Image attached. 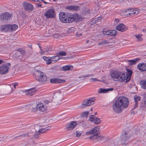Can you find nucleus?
I'll list each match as a JSON object with an SVG mask.
<instances>
[{
	"label": "nucleus",
	"mask_w": 146,
	"mask_h": 146,
	"mask_svg": "<svg viewBox=\"0 0 146 146\" xmlns=\"http://www.w3.org/2000/svg\"><path fill=\"white\" fill-rule=\"evenodd\" d=\"M25 9L28 11H31L33 9V5L31 4L26 2L23 3Z\"/></svg>",
	"instance_id": "obj_14"
},
{
	"label": "nucleus",
	"mask_w": 146,
	"mask_h": 146,
	"mask_svg": "<svg viewBox=\"0 0 146 146\" xmlns=\"http://www.w3.org/2000/svg\"><path fill=\"white\" fill-rule=\"evenodd\" d=\"M59 15L60 21L64 23H72L74 21L77 22L80 20V17L77 14L73 15L69 13L67 15L62 12L59 13Z\"/></svg>",
	"instance_id": "obj_2"
},
{
	"label": "nucleus",
	"mask_w": 146,
	"mask_h": 146,
	"mask_svg": "<svg viewBox=\"0 0 146 146\" xmlns=\"http://www.w3.org/2000/svg\"><path fill=\"white\" fill-rule=\"evenodd\" d=\"M32 133L31 132L28 133L26 134H23L21 135H20L19 136H21L23 137H24L27 136H31V134Z\"/></svg>",
	"instance_id": "obj_43"
},
{
	"label": "nucleus",
	"mask_w": 146,
	"mask_h": 146,
	"mask_svg": "<svg viewBox=\"0 0 146 146\" xmlns=\"http://www.w3.org/2000/svg\"><path fill=\"white\" fill-rule=\"evenodd\" d=\"M37 105L32 104L29 106V108L31 111L33 112H36L38 111L37 108Z\"/></svg>",
	"instance_id": "obj_22"
},
{
	"label": "nucleus",
	"mask_w": 146,
	"mask_h": 146,
	"mask_svg": "<svg viewBox=\"0 0 146 146\" xmlns=\"http://www.w3.org/2000/svg\"><path fill=\"white\" fill-rule=\"evenodd\" d=\"M139 11V9H128L125 10L124 12L127 13V15H135L138 14Z\"/></svg>",
	"instance_id": "obj_8"
},
{
	"label": "nucleus",
	"mask_w": 146,
	"mask_h": 146,
	"mask_svg": "<svg viewBox=\"0 0 146 146\" xmlns=\"http://www.w3.org/2000/svg\"><path fill=\"white\" fill-rule=\"evenodd\" d=\"M138 60V59H136L133 60H128L127 61L129 65H132L135 64Z\"/></svg>",
	"instance_id": "obj_28"
},
{
	"label": "nucleus",
	"mask_w": 146,
	"mask_h": 146,
	"mask_svg": "<svg viewBox=\"0 0 146 146\" xmlns=\"http://www.w3.org/2000/svg\"><path fill=\"white\" fill-rule=\"evenodd\" d=\"M76 136L77 137H79L80 136L81 133L79 131H77L76 132Z\"/></svg>",
	"instance_id": "obj_48"
},
{
	"label": "nucleus",
	"mask_w": 146,
	"mask_h": 146,
	"mask_svg": "<svg viewBox=\"0 0 146 146\" xmlns=\"http://www.w3.org/2000/svg\"><path fill=\"white\" fill-rule=\"evenodd\" d=\"M50 82L52 83L58 84L64 83L65 82V80L58 79L53 78L50 80Z\"/></svg>",
	"instance_id": "obj_20"
},
{
	"label": "nucleus",
	"mask_w": 146,
	"mask_h": 146,
	"mask_svg": "<svg viewBox=\"0 0 146 146\" xmlns=\"http://www.w3.org/2000/svg\"><path fill=\"white\" fill-rule=\"evenodd\" d=\"M113 90V88H109L107 89H100L99 91L100 93H106L109 91H112Z\"/></svg>",
	"instance_id": "obj_26"
},
{
	"label": "nucleus",
	"mask_w": 146,
	"mask_h": 146,
	"mask_svg": "<svg viewBox=\"0 0 146 146\" xmlns=\"http://www.w3.org/2000/svg\"><path fill=\"white\" fill-rule=\"evenodd\" d=\"M15 69L14 68H13L11 70V75H14V74L15 73Z\"/></svg>",
	"instance_id": "obj_50"
},
{
	"label": "nucleus",
	"mask_w": 146,
	"mask_h": 146,
	"mask_svg": "<svg viewBox=\"0 0 146 146\" xmlns=\"http://www.w3.org/2000/svg\"><path fill=\"white\" fill-rule=\"evenodd\" d=\"M53 36L55 38H57L58 36L57 35L55 34L53 35Z\"/></svg>",
	"instance_id": "obj_56"
},
{
	"label": "nucleus",
	"mask_w": 146,
	"mask_h": 146,
	"mask_svg": "<svg viewBox=\"0 0 146 146\" xmlns=\"http://www.w3.org/2000/svg\"><path fill=\"white\" fill-rule=\"evenodd\" d=\"M134 99L135 103L134 105V109H135L138 106V102L141 100V98L137 95H135L134 96Z\"/></svg>",
	"instance_id": "obj_21"
},
{
	"label": "nucleus",
	"mask_w": 146,
	"mask_h": 146,
	"mask_svg": "<svg viewBox=\"0 0 146 146\" xmlns=\"http://www.w3.org/2000/svg\"><path fill=\"white\" fill-rule=\"evenodd\" d=\"M44 50L45 52H49V50L48 49H46V50L45 49Z\"/></svg>",
	"instance_id": "obj_59"
},
{
	"label": "nucleus",
	"mask_w": 146,
	"mask_h": 146,
	"mask_svg": "<svg viewBox=\"0 0 146 146\" xmlns=\"http://www.w3.org/2000/svg\"><path fill=\"white\" fill-rule=\"evenodd\" d=\"M142 35L141 34H137L135 35V37L138 39V40L139 41H141L142 40V39L141 38V37L142 36Z\"/></svg>",
	"instance_id": "obj_34"
},
{
	"label": "nucleus",
	"mask_w": 146,
	"mask_h": 146,
	"mask_svg": "<svg viewBox=\"0 0 146 146\" xmlns=\"http://www.w3.org/2000/svg\"><path fill=\"white\" fill-rule=\"evenodd\" d=\"M129 105L128 99L124 97H119L116 100L112 106L114 111L116 113L121 112L122 108H127Z\"/></svg>",
	"instance_id": "obj_1"
},
{
	"label": "nucleus",
	"mask_w": 146,
	"mask_h": 146,
	"mask_svg": "<svg viewBox=\"0 0 146 146\" xmlns=\"http://www.w3.org/2000/svg\"><path fill=\"white\" fill-rule=\"evenodd\" d=\"M43 58L44 60L46 61L47 62L46 63L47 64H49L51 63V61L50 58H49L45 56L43 57Z\"/></svg>",
	"instance_id": "obj_31"
},
{
	"label": "nucleus",
	"mask_w": 146,
	"mask_h": 146,
	"mask_svg": "<svg viewBox=\"0 0 146 146\" xmlns=\"http://www.w3.org/2000/svg\"><path fill=\"white\" fill-rule=\"evenodd\" d=\"M20 54L21 53L22 54L24 55L25 54V52L24 50L21 48H18L16 50Z\"/></svg>",
	"instance_id": "obj_37"
},
{
	"label": "nucleus",
	"mask_w": 146,
	"mask_h": 146,
	"mask_svg": "<svg viewBox=\"0 0 146 146\" xmlns=\"http://www.w3.org/2000/svg\"><path fill=\"white\" fill-rule=\"evenodd\" d=\"M59 57L58 56V55L50 57V59L51 61V62L52 61H57L59 60Z\"/></svg>",
	"instance_id": "obj_32"
},
{
	"label": "nucleus",
	"mask_w": 146,
	"mask_h": 146,
	"mask_svg": "<svg viewBox=\"0 0 146 146\" xmlns=\"http://www.w3.org/2000/svg\"><path fill=\"white\" fill-rule=\"evenodd\" d=\"M95 99L94 98H91L88 99H86L82 102L81 107L85 108L94 104Z\"/></svg>",
	"instance_id": "obj_6"
},
{
	"label": "nucleus",
	"mask_w": 146,
	"mask_h": 146,
	"mask_svg": "<svg viewBox=\"0 0 146 146\" xmlns=\"http://www.w3.org/2000/svg\"><path fill=\"white\" fill-rule=\"evenodd\" d=\"M132 71L130 70H127V74H125L126 75H127V78L128 79V78L129 77H131L132 74Z\"/></svg>",
	"instance_id": "obj_39"
},
{
	"label": "nucleus",
	"mask_w": 146,
	"mask_h": 146,
	"mask_svg": "<svg viewBox=\"0 0 146 146\" xmlns=\"http://www.w3.org/2000/svg\"><path fill=\"white\" fill-rule=\"evenodd\" d=\"M66 53L65 52L62 51L59 52L57 53V55H60V56H66Z\"/></svg>",
	"instance_id": "obj_41"
},
{
	"label": "nucleus",
	"mask_w": 146,
	"mask_h": 146,
	"mask_svg": "<svg viewBox=\"0 0 146 146\" xmlns=\"http://www.w3.org/2000/svg\"><path fill=\"white\" fill-rule=\"evenodd\" d=\"M92 132L91 131H89L87 132L86 133V134L87 135H88L90 134H92Z\"/></svg>",
	"instance_id": "obj_54"
},
{
	"label": "nucleus",
	"mask_w": 146,
	"mask_h": 146,
	"mask_svg": "<svg viewBox=\"0 0 146 146\" xmlns=\"http://www.w3.org/2000/svg\"><path fill=\"white\" fill-rule=\"evenodd\" d=\"M98 20H97V19L95 18V19H94V20H93L92 22L94 23H97V22H98Z\"/></svg>",
	"instance_id": "obj_53"
},
{
	"label": "nucleus",
	"mask_w": 146,
	"mask_h": 146,
	"mask_svg": "<svg viewBox=\"0 0 146 146\" xmlns=\"http://www.w3.org/2000/svg\"><path fill=\"white\" fill-rule=\"evenodd\" d=\"M131 136V134L129 132H125L124 135H122L119 139V144L125 145Z\"/></svg>",
	"instance_id": "obj_5"
},
{
	"label": "nucleus",
	"mask_w": 146,
	"mask_h": 146,
	"mask_svg": "<svg viewBox=\"0 0 146 146\" xmlns=\"http://www.w3.org/2000/svg\"><path fill=\"white\" fill-rule=\"evenodd\" d=\"M0 28L2 31H7L9 29V25H1L0 27Z\"/></svg>",
	"instance_id": "obj_24"
},
{
	"label": "nucleus",
	"mask_w": 146,
	"mask_h": 146,
	"mask_svg": "<svg viewBox=\"0 0 146 146\" xmlns=\"http://www.w3.org/2000/svg\"><path fill=\"white\" fill-rule=\"evenodd\" d=\"M16 55V56L18 57L19 56V55L20 54L19 53H18V52H16L15 54Z\"/></svg>",
	"instance_id": "obj_58"
},
{
	"label": "nucleus",
	"mask_w": 146,
	"mask_h": 146,
	"mask_svg": "<svg viewBox=\"0 0 146 146\" xmlns=\"http://www.w3.org/2000/svg\"><path fill=\"white\" fill-rule=\"evenodd\" d=\"M115 21L116 23H117L119 22V20L118 19H115Z\"/></svg>",
	"instance_id": "obj_57"
},
{
	"label": "nucleus",
	"mask_w": 146,
	"mask_h": 146,
	"mask_svg": "<svg viewBox=\"0 0 146 146\" xmlns=\"http://www.w3.org/2000/svg\"><path fill=\"white\" fill-rule=\"evenodd\" d=\"M18 85V83L15 82L10 84V88H16V86Z\"/></svg>",
	"instance_id": "obj_36"
},
{
	"label": "nucleus",
	"mask_w": 146,
	"mask_h": 146,
	"mask_svg": "<svg viewBox=\"0 0 146 146\" xmlns=\"http://www.w3.org/2000/svg\"><path fill=\"white\" fill-rule=\"evenodd\" d=\"M18 27V26L16 24L10 25V32L15 31Z\"/></svg>",
	"instance_id": "obj_25"
},
{
	"label": "nucleus",
	"mask_w": 146,
	"mask_h": 146,
	"mask_svg": "<svg viewBox=\"0 0 146 146\" xmlns=\"http://www.w3.org/2000/svg\"><path fill=\"white\" fill-rule=\"evenodd\" d=\"M4 62L3 60H0V64Z\"/></svg>",
	"instance_id": "obj_60"
},
{
	"label": "nucleus",
	"mask_w": 146,
	"mask_h": 146,
	"mask_svg": "<svg viewBox=\"0 0 146 146\" xmlns=\"http://www.w3.org/2000/svg\"><path fill=\"white\" fill-rule=\"evenodd\" d=\"M35 74L36 79L40 82L43 83L46 81L47 78L42 72L36 70Z\"/></svg>",
	"instance_id": "obj_4"
},
{
	"label": "nucleus",
	"mask_w": 146,
	"mask_h": 146,
	"mask_svg": "<svg viewBox=\"0 0 146 146\" xmlns=\"http://www.w3.org/2000/svg\"><path fill=\"white\" fill-rule=\"evenodd\" d=\"M109 42L108 40H103L102 41L100 42L99 44L98 45H102L104 44H106L109 43Z\"/></svg>",
	"instance_id": "obj_40"
},
{
	"label": "nucleus",
	"mask_w": 146,
	"mask_h": 146,
	"mask_svg": "<svg viewBox=\"0 0 146 146\" xmlns=\"http://www.w3.org/2000/svg\"><path fill=\"white\" fill-rule=\"evenodd\" d=\"M110 75L111 78L114 81H118L120 82H123L125 80L126 82L127 80V75L123 72H120L117 71H113L111 72Z\"/></svg>",
	"instance_id": "obj_3"
},
{
	"label": "nucleus",
	"mask_w": 146,
	"mask_h": 146,
	"mask_svg": "<svg viewBox=\"0 0 146 146\" xmlns=\"http://www.w3.org/2000/svg\"><path fill=\"white\" fill-rule=\"evenodd\" d=\"M100 129L99 126H96L94 128L92 129L91 131L92 134L96 133L98 131H99Z\"/></svg>",
	"instance_id": "obj_29"
},
{
	"label": "nucleus",
	"mask_w": 146,
	"mask_h": 146,
	"mask_svg": "<svg viewBox=\"0 0 146 146\" xmlns=\"http://www.w3.org/2000/svg\"><path fill=\"white\" fill-rule=\"evenodd\" d=\"M89 120L91 121H93L96 124H98L101 122L100 119L94 115H91L89 117Z\"/></svg>",
	"instance_id": "obj_11"
},
{
	"label": "nucleus",
	"mask_w": 146,
	"mask_h": 146,
	"mask_svg": "<svg viewBox=\"0 0 146 146\" xmlns=\"http://www.w3.org/2000/svg\"><path fill=\"white\" fill-rule=\"evenodd\" d=\"M63 96L62 92H58L54 93L53 98L57 100L61 101L62 100Z\"/></svg>",
	"instance_id": "obj_13"
},
{
	"label": "nucleus",
	"mask_w": 146,
	"mask_h": 146,
	"mask_svg": "<svg viewBox=\"0 0 146 146\" xmlns=\"http://www.w3.org/2000/svg\"><path fill=\"white\" fill-rule=\"evenodd\" d=\"M36 91V89L34 88L23 91L26 93V95L32 96L35 94Z\"/></svg>",
	"instance_id": "obj_15"
},
{
	"label": "nucleus",
	"mask_w": 146,
	"mask_h": 146,
	"mask_svg": "<svg viewBox=\"0 0 146 146\" xmlns=\"http://www.w3.org/2000/svg\"><path fill=\"white\" fill-rule=\"evenodd\" d=\"M9 63L3 64L0 66V74H4L8 72Z\"/></svg>",
	"instance_id": "obj_9"
},
{
	"label": "nucleus",
	"mask_w": 146,
	"mask_h": 146,
	"mask_svg": "<svg viewBox=\"0 0 146 146\" xmlns=\"http://www.w3.org/2000/svg\"><path fill=\"white\" fill-rule=\"evenodd\" d=\"M116 29L119 31L123 32L127 30L128 29V27L124 24H121L117 26L116 27Z\"/></svg>",
	"instance_id": "obj_17"
},
{
	"label": "nucleus",
	"mask_w": 146,
	"mask_h": 146,
	"mask_svg": "<svg viewBox=\"0 0 146 146\" xmlns=\"http://www.w3.org/2000/svg\"><path fill=\"white\" fill-rule=\"evenodd\" d=\"M16 88H10V94L13 93L15 90Z\"/></svg>",
	"instance_id": "obj_46"
},
{
	"label": "nucleus",
	"mask_w": 146,
	"mask_h": 146,
	"mask_svg": "<svg viewBox=\"0 0 146 146\" xmlns=\"http://www.w3.org/2000/svg\"><path fill=\"white\" fill-rule=\"evenodd\" d=\"M73 68V66L70 65H66L62 67V70L64 71L69 70L70 69Z\"/></svg>",
	"instance_id": "obj_27"
},
{
	"label": "nucleus",
	"mask_w": 146,
	"mask_h": 146,
	"mask_svg": "<svg viewBox=\"0 0 146 146\" xmlns=\"http://www.w3.org/2000/svg\"><path fill=\"white\" fill-rule=\"evenodd\" d=\"M37 108L38 110L40 112H45L47 110V107L42 103H41L37 105Z\"/></svg>",
	"instance_id": "obj_16"
},
{
	"label": "nucleus",
	"mask_w": 146,
	"mask_h": 146,
	"mask_svg": "<svg viewBox=\"0 0 146 146\" xmlns=\"http://www.w3.org/2000/svg\"><path fill=\"white\" fill-rule=\"evenodd\" d=\"M137 68L141 71H146V64L141 63L138 64Z\"/></svg>",
	"instance_id": "obj_19"
},
{
	"label": "nucleus",
	"mask_w": 146,
	"mask_h": 146,
	"mask_svg": "<svg viewBox=\"0 0 146 146\" xmlns=\"http://www.w3.org/2000/svg\"><path fill=\"white\" fill-rule=\"evenodd\" d=\"M21 16L23 18H26L27 17V16L22 11L20 12Z\"/></svg>",
	"instance_id": "obj_42"
},
{
	"label": "nucleus",
	"mask_w": 146,
	"mask_h": 146,
	"mask_svg": "<svg viewBox=\"0 0 146 146\" xmlns=\"http://www.w3.org/2000/svg\"><path fill=\"white\" fill-rule=\"evenodd\" d=\"M50 126H48L47 127L44 128V129L45 130V132H46L48 130H49L50 129Z\"/></svg>",
	"instance_id": "obj_51"
},
{
	"label": "nucleus",
	"mask_w": 146,
	"mask_h": 146,
	"mask_svg": "<svg viewBox=\"0 0 146 146\" xmlns=\"http://www.w3.org/2000/svg\"><path fill=\"white\" fill-rule=\"evenodd\" d=\"M116 33V31L115 30H108L103 31V34L106 35L114 36Z\"/></svg>",
	"instance_id": "obj_18"
},
{
	"label": "nucleus",
	"mask_w": 146,
	"mask_h": 146,
	"mask_svg": "<svg viewBox=\"0 0 146 146\" xmlns=\"http://www.w3.org/2000/svg\"><path fill=\"white\" fill-rule=\"evenodd\" d=\"M88 42H89V40H88L86 41V43H87Z\"/></svg>",
	"instance_id": "obj_63"
},
{
	"label": "nucleus",
	"mask_w": 146,
	"mask_h": 146,
	"mask_svg": "<svg viewBox=\"0 0 146 146\" xmlns=\"http://www.w3.org/2000/svg\"><path fill=\"white\" fill-rule=\"evenodd\" d=\"M44 15L46 19L54 18L55 15V13L53 8L49 9L44 13Z\"/></svg>",
	"instance_id": "obj_7"
},
{
	"label": "nucleus",
	"mask_w": 146,
	"mask_h": 146,
	"mask_svg": "<svg viewBox=\"0 0 146 146\" xmlns=\"http://www.w3.org/2000/svg\"><path fill=\"white\" fill-rule=\"evenodd\" d=\"M95 135H93V136H90V137H89V138L91 139L93 137H95V136H94Z\"/></svg>",
	"instance_id": "obj_62"
},
{
	"label": "nucleus",
	"mask_w": 146,
	"mask_h": 146,
	"mask_svg": "<svg viewBox=\"0 0 146 146\" xmlns=\"http://www.w3.org/2000/svg\"><path fill=\"white\" fill-rule=\"evenodd\" d=\"M9 17V13H4L0 15V21L5 22L8 20Z\"/></svg>",
	"instance_id": "obj_10"
},
{
	"label": "nucleus",
	"mask_w": 146,
	"mask_h": 146,
	"mask_svg": "<svg viewBox=\"0 0 146 146\" xmlns=\"http://www.w3.org/2000/svg\"><path fill=\"white\" fill-rule=\"evenodd\" d=\"M66 9L76 11L79 9V7L78 6L71 5L67 6Z\"/></svg>",
	"instance_id": "obj_23"
},
{
	"label": "nucleus",
	"mask_w": 146,
	"mask_h": 146,
	"mask_svg": "<svg viewBox=\"0 0 146 146\" xmlns=\"http://www.w3.org/2000/svg\"><path fill=\"white\" fill-rule=\"evenodd\" d=\"M89 112L88 111H85L83 112L82 114V116L84 117H87L89 115Z\"/></svg>",
	"instance_id": "obj_38"
},
{
	"label": "nucleus",
	"mask_w": 146,
	"mask_h": 146,
	"mask_svg": "<svg viewBox=\"0 0 146 146\" xmlns=\"http://www.w3.org/2000/svg\"><path fill=\"white\" fill-rule=\"evenodd\" d=\"M41 5H42L41 4H38V5H37V6L38 7H41Z\"/></svg>",
	"instance_id": "obj_61"
},
{
	"label": "nucleus",
	"mask_w": 146,
	"mask_h": 146,
	"mask_svg": "<svg viewBox=\"0 0 146 146\" xmlns=\"http://www.w3.org/2000/svg\"><path fill=\"white\" fill-rule=\"evenodd\" d=\"M8 138L6 137L5 136H0V142L4 141L6 140Z\"/></svg>",
	"instance_id": "obj_44"
},
{
	"label": "nucleus",
	"mask_w": 146,
	"mask_h": 146,
	"mask_svg": "<svg viewBox=\"0 0 146 146\" xmlns=\"http://www.w3.org/2000/svg\"><path fill=\"white\" fill-rule=\"evenodd\" d=\"M77 125V123L75 121H73L67 125L66 126V129L67 130L69 131L74 129Z\"/></svg>",
	"instance_id": "obj_12"
},
{
	"label": "nucleus",
	"mask_w": 146,
	"mask_h": 146,
	"mask_svg": "<svg viewBox=\"0 0 146 146\" xmlns=\"http://www.w3.org/2000/svg\"><path fill=\"white\" fill-rule=\"evenodd\" d=\"M94 136L95 139L98 140H100L104 137L102 135H96Z\"/></svg>",
	"instance_id": "obj_33"
},
{
	"label": "nucleus",
	"mask_w": 146,
	"mask_h": 146,
	"mask_svg": "<svg viewBox=\"0 0 146 146\" xmlns=\"http://www.w3.org/2000/svg\"><path fill=\"white\" fill-rule=\"evenodd\" d=\"M48 101H46V104H48Z\"/></svg>",
	"instance_id": "obj_64"
},
{
	"label": "nucleus",
	"mask_w": 146,
	"mask_h": 146,
	"mask_svg": "<svg viewBox=\"0 0 146 146\" xmlns=\"http://www.w3.org/2000/svg\"><path fill=\"white\" fill-rule=\"evenodd\" d=\"M93 76V75H92L88 74V75H86L85 76H81L79 77V78H87L88 77H90L91 76Z\"/></svg>",
	"instance_id": "obj_45"
},
{
	"label": "nucleus",
	"mask_w": 146,
	"mask_h": 146,
	"mask_svg": "<svg viewBox=\"0 0 146 146\" xmlns=\"http://www.w3.org/2000/svg\"><path fill=\"white\" fill-rule=\"evenodd\" d=\"M90 80L91 82H94L95 81H100V80H98L96 78H91L90 79Z\"/></svg>",
	"instance_id": "obj_47"
},
{
	"label": "nucleus",
	"mask_w": 146,
	"mask_h": 146,
	"mask_svg": "<svg viewBox=\"0 0 146 146\" xmlns=\"http://www.w3.org/2000/svg\"><path fill=\"white\" fill-rule=\"evenodd\" d=\"M140 84L141 87L145 89H146V80L141 81Z\"/></svg>",
	"instance_id": "obj_30"
},
{
	"label": "nucleus",
	"mask_w": 146,
	"mask_h": 146,
	"mask_svg": "<svg viewBox=\"0 0 146 146\" xmlns=\"http://www.w3.org/2000/svg\"><path fill=\"white\" fill-rule=\"evenodd\" d=\"M40 134V133L38 131L36 132L35 133L33 137H31V138H34L35 139L38 138V137L39 135Z\"/></svg>",
	"instance_id": "obj_35"
},
{
	"label": "nucleus",
	"mask_w": 146,
	"mask_h": 146,
	"mask_svg": "<svg viewBox=\"0 0 146 146\" xmlns=\"http://www.w3.org/2000/svg\"><path fill=\"white\" fill-rule=\"evenodd\" d=\"M40 133H45V130L44 128H41L38 130Z\"/></svg>",
	"instance_id": "obj_49"
},
{
	"label": "nucleus",
	"mask_w": 146,
	"mask_h": 146,
	"mask_svg": "<svg viewBox=\"0 0 146 146\" xmlns=\"http://www.w3.org/2000/svg\"><path fill=\"white\" fill-rule=\"evenodd\" d=\"M96 19L98 20V21H100L102 19V17H99L96 18Z\"/></svg>",
	"instance_id": "obj_52"
},
{
	"label": "nucleus",
	"mask_w": 146,
	"mask_h": 146,
	"mask_svg": "<svg viewBox=\"0 0 146 146\" xmlns=\"http://www.w3.org/2000/svg\"><path fill=\"white\" fill-rule=\"evenodd\" d=\"M41 54L43 55L45 53L44 50H42V49H40V51L39 52Z\"/></svg>",
	"instance_id": "obj_55"
}]
</instances>
